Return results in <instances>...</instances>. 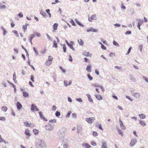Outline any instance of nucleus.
I'll return each instance as SVG.
<instances>
[{"mask_svg": "<svg viewBox=\"0 0 148 148\" xmlns=\"http://www.w3.org/2000/svg\"><path fill=\"white\" fill-rule=\"evenodd\" d=\"M46 12L48 13V14L50 16H51V14L50 13V10L49 9H47L46 10Z\"/></svg>", "mask_w": 148, "mask_h": 148, "instance_id": "54", "label": "nucleus"}, {"mask_svg": "<svg viewBox=\"0 0 148 148\" xmlns=\"http://www.w3.org/2000/svg\"><path fill=\"white\" fill-rule=\"evenodd\" d=\"M53 43V47L55 48H57L58 47V45L56 41L55 40H54Z\"/></svg>", "mask_w": 148, "mask_h": 148, "instance_id": "28", "label": "nucleus"}, {"mask_svg": "<svg viewBox=\"0 0 148 148\" xmlns=\"http://www.w3.org/2000/svg\"><path fill=\"white\" fill-rule=\"evenodd\" d=\"M96 18V15L94 14L92 15L90 18H89V21H92V20H95Z\"/></svg>", "mask_w": 148, "mask_h": 148, "instance_id": "11", "label": "nucleus"}, {"mask_svg": "<svg viewBox=\"0 0 148 148\" xmlns=\"http://www.w3.org/2000/svg\"><path fill=\"white\" fill-rule=\"evenodd\" d=\"M78 42L79 43V44L81 45H83L84 44L83 42L81 39L78 40Z\"/></svg>", "mask_w": 148, "mask_h": 148, "instance_id": "30", "label": "nucleus"}, {"mask_svg": "<svg viewBox=\"0 0 148 148\" xmlns=\"http://www.w3.org/2000/svg\"><path fill=\"white\" fill-rule=\"evenodd\" d=\"M87 31L88 32H96L98 31V30L96 29H94L92 27L87 29Z\"/></svg>", "mask_w": 148, "mask_h": 148, "instance_id": "5", "label": "nucleus"}, {"mask_svg": "<svg viewBox=\"0 0 148 148\" xmlns=\"http://www.w3.org/2000/svg\"><path fill=\"white\" fill-rule=\"evenodd\" d=\"M95 120V117H90L87 118L86 119V121L90 123H92L94 122V121Z\"/></svg>", "mask_w": 148, "mask_h": 148, "instance_id": "2", "label": "nucleus"}, {"mask_svg": "<svg viewBox=\"0 0 148 148\" xmlns=\"http://www.w3.org/2000/svg\"><path fill=\"white\" fill-rule=\"evenodd\" d=\"M88 78L90 80H91L92 79V77L89 74H88L87 75Z\"/></svg>", "mask_w": 148, "mask_h": 148, "instance_id": "37", "label": "nucleus"}, {"mask_svg": "<svg viewBox=\"0 0 148 148\" xmlns=\"http://www.w3.org/2000/svg\"><path fill=\"white\" fill-rule=\"evenodd\" d=\"M87 96L88 98V101L90 102H93V100L91 98L90 95L89 94H88Z\"/></svg>", "mask_w": 148, "mask_h": 148, "instance_id": "21", "label": "nucleus"}, {"mask_svg": "<svg viewBox=\"0 0 148 148\" xmlns=\"http://www.w3.org/2000/svg\"><path fill=\"white\" fill-rule=\"evenodd\" d=\"M58 24L56 23H55L53 26V30H57V27H58Z\"/></svg>", "mask_w": 148, "mask_h": 148, "instance_id": "20", "label": "nucleus"}, {"mask_svg": "<svg viewBox=\"0 0 148 148\" xmlns=\"http://www.w3.org/2000/svg\"><path fill=\"white\" fill-rule=\"evenodd\" d=\"M139 116L140 118L141 119H145L146 118L145 115L143 114H139Z\"/></svg>", "mask_w": 148, "mask_h": 148, "instance_id": "25", "label": "nucleus"}, {"mask_svg": "<svg viewBox=\"0 0 148 148\" xmlns=\"http://www.w3.org/2000/svg\"><path fill=\"white\" fill-rule=\"evenodd\" d=\"M55 2H52L51 3L53 5L55 4L56 3H58L59 2V1L58 0H55Z\"/></svg>", "mask_w": 148, "mask_h": 148, "instance_id": "53", "label": "nucleus"}, {"mask_svg": "<svg viewBox=\"0 0 148 148\" xmlns=\"http://www.w3.org/2000/svg\"><path fill=\"white\" fill-rule=\"evenodd\" d=\"M6 120L5 118L4 117L0 116V120L2 121H4Z\"/></svg>", "mask_w": 148, "mask_h": 148, "instance_id": "45", "label": "nucleus"}, {"mask_svg": "<svg viewBox=\"0 0 148 148\" xmlns=\"http://www.w3.org/2000/svg\"><path fill=\"white\" fill-rule=\"evenodd\" d=\"M18 16L20 18H22L23 16V14L21 12H20L18 14Z\"/></svg>", "mask_w": 148, "mask_h": 148, "instance_id": "47", "label": "nucleus"}, {"mask_svg": "<svg viewBox=\"0 0 148 148\" xmlns=\"http://www.w3.org/2000/svg\"><path fill=\"white\" fill-rule=\"evenodd\" d=\"M64 84L65 86H67L68 85V82L66 81H65L64 82Z\"/></svg>", "mask_w": 148, "mask_h": 148, "instance_id": "56", "label": "nucleus"}, {"mask_svg": "<svg viewBox=\"0 0 148 148\" xmlns=\"http://www.w3.org/2000/svg\"><path fill=\"white\" fill-rule=\"evenodd\" d=\"M13 32L15 34H16V36H18V34L17 32V31L16 30H14L13 31Z\"/></svg>", "mask_w": 148, "mask_h": 148, "instance_id": "51", "label": "nucleus"}, {"mask_svg": "<svg viewBox=\"0 0 148 148\" xmlns=\"http://www.w3.org/2000/svg\"><path fill=\"white\" fill-rule=\"evenodd\" d=\"M31 110L33 111H34L39 110L37 108L36 106H34L33 104L32 105L31 107Z\"/></svg>", "mask_w": 148, "mask_h": 148, "instance_id": "7", "label": "nucleus"}, {"mask_svg": "<svg viewBox=\"0 0 148 148\" xmlns=\"http://www.w3.org/2000/svg\"><path fill=\"white\" fill-rule=\"evenodd\" d=\"M83 55L84 56H89L91 57L92 55L91 53H90L88 52H86V51H84L83 53Z\"/></svg>", "mask_w": 148, "mask_h": 148, "instance_id": "10", "label": "nucleus"}, {"mask_svg": "<svg viewBox=\"0 0 148 148\" xmlns=\"http://www.w3.org/2000/svg\"><path fill=\"white\" fill-rule=\"evenodd\" d=\"M76 114L75 113H73L72 114V117L73 118H76Z\"/></svg>", "mask_w": 148, "mask_h": 148, "instance_id": "64", "label": "nucleus"}, {"mask_svg": "<svg viewBox=\"0 0 148 148\" xmlns=\"http://www.w3.org/2000/svg\"><path fill=\"white\" fill-rule=\"evenodd\" d=\"M82 146L86 148H90L91 147V146L88 143L83 144Z\"/></svg>", "mask_w": 148, "mask_h": 148, "instance_id": "14", "label": "nucleus"}, {"mask_svg": "<svg viewBox=\"0 0 148 148\" xmlns=\"http://www.w3.org/2000/svg\"><path fill=\"white\" fill-rule=\"evenodd\" d=\"M13 80H14V82H15L16 79V73H14L13 74Z\"/></svg>", "mask_w": 148, "mask_h": 148, "instance_id": "35", "label": "nucleus"}, {"mask_svg": "<svg viewBox=\"0 0 148 148\" xmlns=\"http://www.w3.org/2000/svg\"><path fill=\"white\" fill-rule=\"evenodd\" d=\"M143 23V21L141 20H140L138 22V25L141 26Z\"/></svg>", "mask_w": 148, "mask_h": 148, "instance_id": "48", "label": "nucleus"}, {"mask_svg": "<svg viewBox=\"0 0 148 148\" xmlns=\"http://www.w3.org/2000/svg\"><path fill=\"white\" fill-rule=\"evenodd\" d=\"M106 143V142L102 143V148H107V147Z\"/></svg>", "mask_w": 148, "mask_h": 148, "instance_id": "23", "label": "nucleus"}, {"mask_svg": "<svg viewBox=\"0 0 148 148\" xmlns=\"http://www.w3.org/2000/svg\"><path fill=\"white\" fill-rule=\"evenodd\" d=\"M47 60L52 62L53 60V58L52 56H49L48 57V59Z\"/></svg>", "mask_w": 148, "mask_h": 148, "instance_id": "32", "label": "nucleus"}, {"mask_svg": "<svg viewBox=\"0 0 148 148\" xmlns=\"http://www.w3.org/2000/svg\"><path fill=\"white\" fill-rule=\"evenodd\" d=\"M91 144L93 146H95L97 144L94 141H92L91 143Z\"/></svg>", "mask_w": 148, "mask_h": 148, "instance_id": "46", "label": "nucleus"}, {"mask_svg": "<svg viewBox=\"0 0 148 148\" xmlns=\"http://www.w3.org/2000/svg\"><path fill=\"white\" fill-rule=\"evenodd\" d=\"M35 34H36V35L38 37H40L41 36L40 34L39 33L36 32V33H35Z\"/></svg>", "mask_w": 148, "mask_h": 148, "instance_id": "61", "label": "nucleus"}, {"mask_svg": "<svg viewBox=\"0 0 148 148\" xmlns=\"http://www.w3.org/2000/svg\"><path fill=\"white\" fill-rule=\"evenodd\" d=\"M47 51V50L46 49H44L43 50H42L41 52V53L42 54H44L46 53Z\"/></svg>", "mask_w": 148, "mask_h": 148, "instance_id": "40", "label": "nucleus"}, {"mask_svg": "<svg viewBox=\"0 0 148 148\" xmlns=\"http://www.w3.org/2000/svg\"><path fill=\"white\" fill-rule=\"evenodd\" d=\"M16 106L17 107V109L19 110H20L22 107L21 104L18 102L17 103Z\"/></svg>", "mask_w": 148, "mask_h": 148, "instance_id": "13", "label": "nucleus"}, {"mask_svg": "<svg viewBox=\"0 0 148 148\" xmlns=\"http://www.w3.org/2000/svg\"><path fill=\"white\" fill-rule=\"evenodd\" d=\"M0 142H4L5 143V140L2 139L1 135H0Z\"/></svg>", "mask_w": 148, "mask_h": 148, "instance_id": "39", "label": "nucleus"}, {"mask_svg": "<svg viewBox=\"0 0 148 148\" xmlns=\"http://www.w3.org/2000/svg\"><path fill=\"white\" fill-rule=\"evenodd\" d=\"M70 23L74 26H75L76 25L73 19L71 20V21H70Z\"/></svg>", "mask_w": 148, "mask_h": 148, "instance_id": "36", "label": "nucleus"}, {"mask_svg": "<svg viewBox=\"0 0 148 148\" xmlns=\"http://www.w3.org/2000/svg\"><path fill=\"white\" fill-rule=\"evenodd\" d=\"M140 123L143 126H144L146 125L145 123L142 121H140Z\"/></svg>", "mask_w": 148, "mask_h": 148, "instance_id": "29", "label": "nucleus"}, {"mask_svg": "<svg viewBox=\"0 0 148 148\" xmlns=\"http://www.w3.org/2000/svg\"><path fill=\"white\" fill-rule=\"evenodd\" d=\"M56 109V107L55 106H53L52 107L51 110L53 111H55Z\"/></svg>", "mask_w": 148, "mask_h": 148, "instance_id": "44", "label": "nucleus"}, {"mask_svg": "<svg viewBox=\"0 0 148 148\" xmlns=\"http://www.w3.org/2000/svg\"><path fill=\"white\" fill-rule=\"evenodd\" d=\"M24 124L27 127H30L31 126L32 127H33L34 126V125L33 124L31 123L29 124L27 121L24 122Z\"/></svg>", "mask_w": 148, "mask_h": 148, "instance_id": "4", "label": "nucleus"}, {"mask_svg": "<svg viewBox=\"0 0 148 148\" xmlns=\"http://www.w3.org/2000/svg\"><path fill=\"white\" fill-rule=\"evenodd\" d=\"M93 135L95 136H97L98 135V134L96 132H94L93 133Z\"/></svg>", "mask_w": 148, "mask_h": 148, "instance_id": "57", "label": "nucleus"}, {"mask_svg": "<svg viewBox=\"0 0 148 148\" xmlns=\"http://www.w3.org/2000/svg\"><path fill=\"white\" fill-rule=\"evenodd\" d=\"M1 110L4 112H6L8 110V108L7 107L3 106L1 108Z\"/></svg>", "mask_w": 148, "mask_h": 148, "instance_id": "22", "label": "nucleus"}, {"mask_svg": "<svg viewBox=\"0 0 148 148\" xmlns=\"http://www.w3.org/2000/svg\"><path fill=\"white\" fill-rule=\"evenodd\" d=\"M95 96L96 97V98L99 100H101L103 99V97L100 95H95Z\"/></svg>", "mask_w": 148, "mask_h": 148, "instance_id": "18", "label": "nucleus"}, {"mask_svg": "<svg viewBox=\"0 0 148 148\" xmlns=\"http://www.w3.org/2000/svg\"><path fill=\"white\" fill-rule=\"evenodd\" d=\"M139 48L140 49V51L141 52L143 48V45H140L139 46Z\"/></svg>", "mask_w": 148, "mask_h": 148, "instance_id": "60", "label": "nucleus"}, {"mask_svg": "<svg viewBox=\"0 0 148 148\" xmlns=\"http://www.w3.org/2000/svg\"><path fill=\"white\" fill-rule=\"evenodd\" d=\"M91 66H90L87 65L86 69L88 72H90L91 71Z\"/></svg>", "mask_w": 148, "mask_h": 148, "instance_id": "15", "label": "nucleus"}, {"mask_svg": "<svg viewBox=\"0 0 148 148\" xmlns=\"http://www.w3.org/2000/svg\"><path fill=\"white\" fill-rule=\"evenodd\" d=\"M71 113V112L70 111L68 112L67 115H66V117H69Z\"/></svg>", "mask_w": 148, "mask_h": 148, "instance_id": "49", "label": "nucleus"}, {"mask_svg": "<svg viewBox=\"0 0 148 148\" xmlns=\"http://www.w3.org/2000/svg\"><path fill=\"white\" fill-rule=\"evenodd\" d=\"M126 97L128 99H129L131 101H133L132 99L129 96H126Z\"/></svg>", "mask_w": 148, "mask_h": 148, "instance_id": "55", "label": "nucleus"}, {"mask_svg": "<svg viewBox=\"0 0 148 148\" xmlns=\"http://www.w3.org/2000/svg\"><path fill=\"white\" fill-rule=\"evenodd\" d=\"M56 122V121L55 119H53V120H50L49 121V122L50 123H55Z\"/></svg>", "mask_w": 148, "mask_h": 148, "instance_id": "42", "label": "nucleus"}, {"mask_svg": "<svg viewBox=\"0 0 148 148\" xmlns=\"http://www.w3.org/2000/svg\"><path fill=\"white\" fill-rule=\"evenodd\" d=\"M136 142V139H133L131 140L130 143V146H133L135 144Z\"/></svg>", "mask_w": 148, "mask_h": 148, "instance_id": "8", "label": "nucleus"}, {"mask_svg": "<svg viewBox=\"0 0 148 148\" xmlns=\"http://www.w3.org/2000/svg\"><path fill=\"white\" fill-rule=\"evenodd\" d=\"M64 148H69V147L68 145L65 144L63 145Z\"/></svg>", "mask_w": 148, "mask_h": 148, "instance_id": "52", "label": "nucleus"}, {"mask_svg": "<svg viewBox=\"0 0 148 148\" xmlns=\"http://www.w3.org/2000/svg\"><path fill=\"white\" fill-rule=\"evenodd\" d=\"M121 128L122 130H125L126 129V127L122 124V122L121 121Z\"/></svg>", "mask_w": 148, "mask_h": 148, "instance_id": "34", "label": "nucleus"}, {"mask_svg": "<svg viewBox=\"0 0 148 148\" xmlns=\"http://www.w3.org/2000/svg\"><path fill=\"white\" fill-rule=\"evenodd\" d=\"M23 95L24 97H27L29 96L28 93L25 91L23 92Z\"/></svg>", "mask_w": 148, "mask_h": 148, "instance_id": "16", "label": "nucleus"}, {"mask_svg": "<svg viewBox=\"0 0 148 148\" xmlns=\"http://www.w3.org/2000/svg\"><path fill=\"white\" fill-rule=\"evenodd\" d=\"M33 132L34 133V134L35 135L37 134L39 132L38 130L36 129H34L33 130Z\"/></svg>", "mask_w": 148, "mask_h": 148, "instance_id": "26", "label": "nucleus"}, {"mask_svg": "<svg viewBox=\"0 0 148 148\" xmlns=\"http://www.w3.org/2000/svg\"><path fill=\"white\" fill-rule=\"evenodd\" d=\"M30 79L32 82H34V76L33 75H32L31 76Z\"/></svg>", "mask_w": 148, "mask_h": 148, "instance_id": "50", "label": "nucleus"}, {"mask_svg": "<svg viewBox=\"0 0 148 148\" xmlns=\"http://www.w3.org/2000/svg\"><path fill=\"white\" fill-rule=\"evenodd\" d=\"M99 43L101 45V48L103 50H106V47L104 46V45L101 42H99Z\"/></svg>", "mask_w": 148, "mask_h": 148, "instance_id": "24", "label": "nucleus"}, {"mask_svg": "<svg viewBox=\"0 0 148 148\" xmlns=\"http://www.w3.org/2000/svg\"><path fill=\"white\" fill-rule=\"evenodd\" d=\"M74 42H71L68 45L71 49L73 50H74L75 49L73 48V45Z\"/></svg>", "mask_w": 148, "mask_h": 148, "instance_id": "12", "label": "nucleus"}, {"mask_svg": "<svg viewBox=\"0 0 148 148\" xmlns=\"http://www.w3.org/2000/svg\"><path fill=\"white\" fill-rule=\"evenodd\" d=\"M35 36V34H32L30 35V38L29 39L31 43H32V40L33 38Z\"/></svg>", "mask_w": 148, "mask_h": 148, "instance_id": "19", "label": "nucleus"}, {"mask_svg": "<svg viewBox=\"0 0 148 148\" xmlns=\"http://www.w3.org/2000/svg\"><path fill=\"white\" fill-rule=\"evenodd\" d=\"M52 63V62L48 60H47L45 62V64L47 66H49Z\"/></svg>", "mask_w": 148, "mask_h": 148, "instance_id": "17", "label": "nucleus"}, {"mask_svg": "<svg viewBox=\"0 0 148 148\" xmlns=\"http://www.w3.org/2000/svg\"><path fill=\"white\" fill-rule=\"evenodd\" d=\"M131 33V31H127L126 32H125V34H130Z\"/></svg>", "mask_w": 148, "mask_h": 148, "instance_id": "62", "label": "nucleus"}, {"mask_svg": "<svg viewBox=\"0 0 148 148\" xmlns=\"http://www.w3.org/2000/svg\"><path fill=\"white\" fill-rule=\"evenodd\" d=\"M63 51L65 52L66 51V47L65 45H63Z\"/></svg>", "mask_w": 148, "mask_h": 148, "instance_id": "38", "label": "nucleus"}, {"mask_svg": "<svg viewBox=\"0 0 148 148\" xmlns=\"http://www.w3.org/2000/svg\"><path fill=\"white\" fill-rule=\"evenodd\" d=\"M24 133L26 136V138L28 139L29 137L31 136L29 130L28 129H26L25 130Z\"/></svg>", "mask_w": 148, "mask_h": 148, "instance_id": "3", "label": "nucleus"}, {"mask_svg": "<svg viewBox=\"0 0 148 148\" xmlns=\"http://www.w3.org/2000/svg\"><path fill=\"white\" fill-rule=\"evenodd\" d=\"M29 25L28 24H26L25 25H23V29L24 30V31H25V30H26L27 28V26H28Z\"/></svg>", "mask_w": 148, "mask_h": 148, "instance_id": "41", "label": "nucleus"}, {"mask_svg": "<svg viewBox=\"0 0 148 148\" xmlns=\"http://www.w3.org/2000/svg\"><path fill=\"white\" fill-rule=\"evenodd\" d=\"M113 43L115 45L117 46V45H118V44L114 40L113 41Z\"/></svg>", "mask_w": 148, "mask_h": 148, "instance_id": "63", "label": "nucleus"}, {"mask_svg": "<svg viewBox=\"0 0 148 148\" xmlns=\"http://www.w3.org/2000/svg\"><path fill=\"white\" fill-rule=\"evenodd\" d=\"M33 49L34 50V51L35 52V53H36L37 55H38V53L37 51L35 49V48L34 47H33Z\"/></svg>", "mask_w": 148, "mask_h": 148, "instance_id": "58", "label": "nucleus"}, {"mask_svg": "<svg viewBox=\"0 0 148 148\" xmlns=\"http://www.w3.org/2000/svg\"><path fill=\"white\" fill-rule=\"evenodd\" d=\"M55 115L56 116L59 117L60 115V113L59 112L57 111L56 112Z\"/></svg>", "mask_w": 148, "mask_h": 148, "instance_id": "33", "label": "nucleus"}, {"mask_svg": "<svg viewBox=\"0 0 148 148\" xmlns=\"http://www.w3.org/2000/svg\"><path fill=\"white\" fill-rule=\"evenodd\" d=\"M11 25L12 27H14L15 26V25L14 24V23L13 22H12L11 23Z\"/></svg>", "mask_w": 148, "mask_h": 148, "instance_id": "59", "label": "nucleus"}, {"mask_svg": "<svg viewBox=\"0 0 148 148\" xmlns=\"http://www.w3.org/2000/svg\"><path fill=\"white\" fill-rule=\"evenodd\" d=\"M92 86L94 87H97V88H96V90L98 92V93H99L100 92L99 90V89H101V90L102 92H104V89L102 86H99L96 84H93L92 85Z\"/></svg>", "mask_w": 148, "mask_h": 148, "instance_id": "1", "label": "nucleus"}, {"mask_svg": "<svg viewBox=\"0 0 148 148\" xmlns=\"http://www.w3.org/2000/svg\"><path fill=\"white\" fill-rule=\"evenodd\" d=\"M39 113L40 118L41 119H42L45 121H47V119L44 117L42 112H39Z\"/></svg>", "mask_w": 148, "mask_h": 148, "instance_id": "9", "label": "nucleus"}, {"mask_svg": "<svg viewBox=\"0 0 148 148\" xmlns=\"http://www.w3.org/2000/svg\"><path fill=\"white\" fill-rule=\"evenodd\" d=\"M53 127L50 125H48L45 126V129L47 130H53Z\"/></svg>", "mask_w": 148, "mask_h": 148, "instance_id": "6", "label": "nucleus"}, {"mask_svg": "<svg viewBox=\"0 0 148 148\" xmlns=\"http://www.w3.org/2000/svg\"><path fill=\"white\" fill-rule=\"evenodd\" d=\"M59 68L60 70L62 71L63 73H65L66 72L65 70L64 69L62 66H60Z\"/></svg>", "mask_w": 148, "mask_h": 148, "instance_id": "43", "label": "nucleus"}, {"mask_svg": "<svg viewBox=\"0 0 148 148\" xmlns=\"http://www.w3.org/2000/svg\"><path fill=\"white\" fill-rule=\"evenodd\" d=\"M135 97L136 98H138L140 97V94L138 93H135L134 95Z\"/></svg>", "mask_w": 148, "mask_h": 148, "instance_id": "27", "label": "nucleus"}, {"mask_svg": "<svg viewBox=\"0 0 148 148\" xmlns=\"http://www.w3.org/2000/svg\"><path fill=\"white\" fill-rule=\"evenodd\" d=\"M40 13L43 16H46V14L45 12L43 10L41 11Z\"/></svg>", "mask_w": 148, "mask_h": 148, "instance_id": "31", "label": "nucleus"}]
</instances>
